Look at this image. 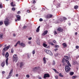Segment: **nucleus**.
<instances>
[{
  "label": "nucleus",
  "mask_w": 79,
  "mask_h": 79,
  "mask_svg": "<svg viewBox=\"0 0 79 79\" xmlns=\"http://www.w3.org/2000/svg\"><path fill=\"white\" fill-rule=\"evenodd\" d=\"M67 19L65 17H63L62 18H60V19L58 20L57 21V22L58 23H61L62 22H63V21H65V20H67Z\"/></svg>",
  "instance_id": "obj_1"
},
{
  "label": "nucleus",
  "mask_w": 79,
  "mask_h": 79,
  "mask_svg": "<svg viewBox=\"0 0 79 79\" xmlns=\"http://www.w3.org/2000/svg\"><path fill=\"white\" fill-rule=\"evenodd\" d=\"M5 56L6 58H7L6 60V65H7V66H8V56H9V54H8V52H7L6 53L5 55Z\"/></svg>",
  "instance_id": "obj_2"
},
{
  "label": "nucleus",
  "mask_w": 79,
  "mask_h": 79,
  "mask_svg": "<svg viewBox=\"0 0 79 79\" xmlns=\"http://www.w3.org/2000/svg\"><path fill=\"white\" fill-rule=\"evenodd\" d=\"M18 59V57L17 56V55L14 54L13 57V61H17Z\"/></svg>",
  "instance_id": "obj_3"
},
{
  "label": "nucleus",
  "mask_w": 79,
  "mask_h": 79,
  "mask_svg": "<svg viewBox=\"0 0 79 79\" xmlns=\"http://www.w3.org/2000/svg\"><path fill=\"white\" fill-rule=\"evenodd\" d=\"M44 51L46 53H47V54H48L51 56H53V53L51 52V51L49 50L45 49Z\"/></svg>",
  "instance_id": "obj_4"
},
{
  "label": "nucleus",
  "mask_w": 79,
  "mask_h": 79,
  "mask_svg": "<svg viewBox=\"0 0 79 79\" xmlns=\"http://www.w3.org/2000/svg\"><path fill=\"white\" fill-rule=\"evenodd\" d=\"M65 72L68 73L70 71V67H69L68 65H65Z\"/></svg>",
  "instance_id": "obj_5"
},
{
  "label": "nucleus",
  "mask_w": 79,
  "mask_h": 79,
  "mask_svg": "<svg viewBox=\"0 0 79 79\" xmlns=\"http://www.w3.org/2000/svg\"><path fill=\"white\" fill-rule=\"evenodd\" d=\"M57 31L59 32L58 33L60 34V32H62L63 31V29L61 27H59L57 29Z\"/></svg>",
  "instance_id": "obj_6"
},
{
  "label": "nucleus",
  "mask_w": 79,
  "mask_h": 79,
  "mask_svg": "<svg viewBox=\"0 0 79 79\" xmlns=\"http://www.w3.org/2000/svg\"><path fill=\"white\" fill-rule=\"evenodd\" d=\"M13 69H11V70L10 71V72L9 73V75L6 78V79H8L9 78H10L11 77V74H12L13 73Z\"/></svg>",
  "instance_id": "obj_7"
},
{
  "label": "nucleus",
  "mask_w": 79,
  "mask_h": 79,
  "mask_svg": "<svg viewBox=\"0 0 79 79\" xmlns=\"http://www.w3.org/2000/svg\"><path fill=\"white\" fill-rule=\"evenodd\" d=\"M9 19H6L4 21V23L6 26H7V25H8L9 24Z\"/></svg>",
  "instance_id": "obj_8"
},
{
  "label": "nucleus",
  "mask_w": 79,
  "mask_h": 79,
  "mask_svg": "<svg viewBox=\"0 0 79 79\" xmlns=\"http://www.w3.org/2000/svg\"><path fill=\"white\" fill-rule=\"evenodd\" d=\"M44 78H46V77H50V75L49 74L45 73L44 76Z\"/></svg>",
  "instance_id": "obj_9"
},
{
  "label": "nucleus",
  "mask_w": 79,
  "mask_h": 79,
  "mask_svg": "<svg viewBox=\"0 0 79 79\" xmlns=\"http://www.w3.org/2000/svg\"><path fill=\"white\" fill-rule=\"evenodd\" d=\"M53 16V15L51 14H48L47 16V18H48V19L50 18H51Z\"/></svg>",
  "instance_id": "obj_10"
},
{
  "label": "nucleus",
  "mask_w": 79,
  "mask_h": 79,
  "mask_svg": "<svg viewBox=\"0 0 79 79\" xmlns=\"http://www.w3.org/2000/svg\"><path fill=\"white\" fill-rule=\"evenodd\" d=\"M47 33H48V31L47 30L45 31H44V33L42 34V35H43V36H44V35H46V34H47Z\"/></svg>",
  "instance_id": "obj_11"
},
{
  "label": "nucleus",
  "mask_w": 79,
  "mask_h": 79,
  "mask_svg": "<svg viewBox=\"0 0 79 79\" xmlns=\"http://www.w3.org/2000/svg\"><path fill=\"white\" fill-rule=\"evenodd\" d=\"M16 17L17 18V20L19 21H20V19H21V18H20V16L19 15H17L16 16Z\"/></svg>",
  "instance_id": "obj_12"
},
{
  "label": "nucleus",
  "mask_w": 79,
  "mask_h": 79,
  "mask_svg": "<svg viewBox=\"0 0 79 79\" xmlns=\"http://www.w3.org/2000/svg\"><path fill=\"white\" fill-rule=\"evenodd\" d=\"M1 64L2 67H4L5 64V61L2 62Z\"/></svg>",
  "instance_id": "obj_13"
},
{
  "label": "nucleus",
  "mask_w": 79,
  "mask_h": 79,
  "mask_svg": "<svg viewBox=\"0 0 79 79\" xmlns=\"http://www.w3.org/2000/svg\"><path fill=\"white\" fill-rule=\"evenodd\" d=\"M40 26H39L38 28H37L36 30V32H39V31H40Z\"/></svg>",
  "instance_id": "obj_14"
},
{
  "label": "nucleus",
  "mask_w": 79,
  "mask_h": 79,
  "mask_svg": "<svg viewBox=\"0 0 79 79\" xmlns=\"http://www.w3.org/2000/svg\"><path fill=\"white\" fill-rule=\"evenodd\" d=\"M43 60L44 61V64H46V63H47V60H46V59H45V57H44L43 59Z\"/></svg>",
  "instance_id": "obj_15"
},
{
  "label": "nucleus",
  "mask_w": 79,
  "mask_h": 79,
  "mask_svg": "<svg viewBox=\"0 0 79 79\" xmlns=\"http://www.w3.org/2000/svg\"><path fill=\"white\" fill-rule=\"evenodd\" d=\"M10 5H11V6H13V7L14 6H16L15 4H14L13 5V2H12L10 3Z\"/></svg>",
  "instance_id": "obj_16"
},
{
  "label": "nucleus",
  "mask_w": 79,
  "mask_h": 79,
  "mask_svg": "<svg viewBox=\"0 0 79 79\" xmlns=\"http://www.w3.org/2000/svg\"><path fill=\"white\" fill-rule=\"evenodd\" d=\"M24 66V63L23 62H21L20 64V67L22 68Z\"/></svg>",
  "instance_id": "obj_17"
},
{
  "label": "nucleus",
  "mask_w": 79,
  "mask_h": 79,
  "mask_svg": "<svg viewBox=\"0 0 79 79\" xmlns=\"http://www.w3.org/2000/svg\"><path fill=\"white\" fill-rule=\"evenodd\" d=\"M62 45H63V46H64V48H65L66 47H67V45L66 44H65V43H63L62 44Z\"/></svg>",
  "instance_id": "obj_18"
},
{
  "label": "nucleus",
  "mask_w": 79,
  "mask_h": 79,
  "mask_svg": "<svg viewBox=\"0 0 79 79\" xmlns=\"http://www.w3.org/2000/svg\"><path fill=\"white\" fill-rule=\"evenodd\" d=\"M43 45L44 46V47H47V44H45V43H44Z\"/></svg>",
  "instance_id": "obj_19"
},
{
  "label": "nucleus",
  "mask_w": 79,
  "mask_h": 79,
  "mask_svg": "<svg viewBox=\"0 0 79 79\" xmlns=\"http://www.w3.org/2000/svg\"><path fill=\"white\" fill-rule=\"evenodd\" d=\"M20 45L21 46H22V47H25V44L23 43H21Z\"/></svg>",
  "instance_id": "obj_20"
},
{
  "label": "nucleus",
  "mask_w": 79,
  "mask_h": 79,
  "mask_svg": "<svg viewBox=\"0 0 79 79\" xmlns=\"http://www.w3.org/2000/svg\"><path fill=\"white\" fill-rule=\"evenodd\" d=\"M3 35L2 34H0V39H3Z\"/></svg>",
  "instance_id": "obj_21"
},
{
  "label": "nucleus",
  "mask_w": 79,
  "mask_h": 79,
  "mask_svg": "<svg viewBox=\"0 0 79 79\" xmlns=\"http://www.w3.org/2000/svg\"><path fill=\"white\" fill-rule=\"evenodd\" d=\"M56 8H58L60 6V4L59 3H57V4L56 5Z\"/></svg>",
  "instance_id": "obj_22"
},
{
  "label": "nucleus",
  "mask_w": 79,
  "mask_h": 79,
  "mask_svg": "<svg viewBox=\"0 0 79 79\" xmlns=\"http://www.w3.org/2000/svg\"><path fill=\"white\" fill-rule=\"evenodd\" d=\"M3 7V4H2V3H0V8H2Z\"/></svg>",
  "instance_id": "obj_23"
},
{
  "label": "nucleus",
  "mask_w": 79,
  "mask_h": 79,
  "mask_svg": "<svg viewBox=\"0 0 79 79\" xmlns=\"http://www.w3.org/2000/svg\"><path fill=\"white\" fill-rule=\"evenodd\" d=\"M78 7H79V6H75L74 7V8L75 10H77V8H78Z\"/></svg>",
  "instance_id": "obj_24"
},
{
  "label": "nucleus",
  "mask_w": 79,
  "mask_h": 79,
  "mask_svg": "<svg viewBox=\"0 0 79 79\" xmlns=\"http://www.w3.org/2000/svg\"><path fill=\"white\" fill-rule=\"evenodd\" d=\"M53 70L54 71H55V73H58V72L57 71H56V69H53Z\"/></svg>",
  "instance_id": "obj_25"
},
{
  "label": "nucleus",
  "mask_w": 79,
  "mask_h": 79,
  "mask_svg": "<svg viewBox=\"0 0 79 79\" xmlns=\"http://www.w3.org/2000/svg\"><path fill=\"white\" fill-rule=\"evenodd\" d=\"M70 74L71 75V76H73V75L74 74V73L73 72H71L70 73Z\"/></svg>",
  "instance_id": "obj_26"
},
{
  "label": "nucleus",
  "mask_w": 79,
  "mask_h": 79,
  "mask_svg": "<svg viewBox=\"0 0 79 79\" xmlns=\"http://www.w3.org/2000/svg\"><path fill=\"white\" fill-rule=\"evenodd\" d=\"M3 21L0 22V26H2V25H3Z\"/></svg>",
  "instance_id": "obj_27"
},
{
  "label": "nucleus",
  "mask_w": 79,
  "mask_h": 79,
  "mask_svg": "<svg viewBox=\"0 0 79 79\" xmlns=\"http://www.w3.org/2000/svg\"><path fill=\"white\" fill-rule=\"evenodd\" d=\"M55 47L56 48H59L60 47V46L57 45H55Z\"/></svg>",
  "instance_id": "obj_28"
},
{
  "label": "nucleus",
  "mask_w": 79,
  "mask_h": 79,
  "mask_svg": "<svg viewBox=\"0 0 79 79\" xmlns=\"http://www.w3.org/2000/svg\"><path fill=\"white\" fill-rule=\"evenodd\" d=\"M64 57L66 60H69V58L68 57V56H65Z\"/></svg>",
  "instance_id": "obj_29"
},
{
  "label": "nucleus",
  "mask_w": 79,
  "mask_h": 79,
  "mask_svg": "<svg viewBox=\"0 0 79 79\" xmlns=\"http://www.w3.org/2000/svg\"><path fill=\"white\" fill-rule=\"evenodd\" d=\"M59 76H60V77H63V75L61 74V73H60L59 74Z\"/></svg>",
  "instance_id": "obj_30"
},
{
  "label": "nucleus",
  "mask_w": 79,
  "mask_h": 79,
  "mask_svg": "<svg viewBox=\"0 0 79 79\" xmlns=\"http://www.w3.org/2000/svg\"><path fill=\"white\" fill-rule=\"evenodd\" d=\"M15 10H16V8L15 7H13L12 8V11H15Z\"/></svg>",
  "instance_id": "obj_31"
},
{
  "label": "nucleus",
  "mask_w": 79,
  "mask_h": 79,
  "mask_svg": "<svg viewBox=\"0 0 79 79\" xmlns=\"http://www.w3.org/2000/svg\"><path fill=\"white\" fill-rule=\"evenodd\" d=\"M10 45H9L6 47V48L7 50H8V49H9V48H10Z\"/></svg>",
  "instance_id": "obj_32"
},
{
  "label": "nucleus",
  "mask_w": 79,
  "mask_h": 79,
  "mask_svg": "<svg viewBox=\"0 0 79 79\" xmlns=\"http://www.w3.org/2000/svg\"><path fill=\"white\" fill-rule=\"evenodd\" d=\"M65 62H66V63H67V64L69 63V61L68 60H67L65 59Z\"/></svg>",
  "instance_id": "obj_33"
},
{
  "label": "nucleus",
  "mask_w": 79,
  "mask_h": 79,
  "mask_svg": "<svg viewBox=\"0 0 79 79\" xmlns=\"http://www.w3.org/2000/svg\"><path fill=\"white\" fill-rule=\"evenodd\" d=\"M67 64L68 66H70V67H71V64L69 63H68V64Z\"/></svg>",
  "instance_id": "obj_34"
},
{
  "label": "nucleus",
  "mask_w": 79,
  "mask_h": 79,
  "mask_svg": "<svg viewBox=\"0 0 79 79\" xmlns=\"http://www.w3.org/2000/svg\"><path fill=\"white\" fill-rule=\"evenodd\" d=\"M21 43V41H18V42L17 43V44H19V45H20V43Z\"/></svg>",
  "instance_id": "obj_35"
},
{
  "label": "nucleus",
  "mask_w": 79,
  "mask_h": 79,
  "mask_svg": "<svg viewBox=\"0 0 79 79\" xmlns=\"http://www.w3.org/2000/svg\"><path fill=\"white\" fill-rule=\"evenodd\" d=\"M52 65H55V61L54 60L53 61V63L52 64Z\"/></svg>",
  "instance_id": "obj_36"
},
{
  "label": "nucleus",
  "mask_w": 79,
  "mask_h": 79,
  "mask_svg": "<svg viewBox=\"0 0 79 79\" xmlns=\"http://www.w3.org/2000/svg\"><path fill=\"white\" fill-rule=\"evenodd\" d=\"M76 77H77V76H73L72 77V78L73 79H75V78H76Z\"/></svg>",
  "instance_id": "obj_37"
},
{
  "label": "nucleus",
  "mask_w": 79,
  "mask_h": 79,
  "mask_svg": "<svg viewBox=\"0 0 79 79\" xmlns=\"http://www.w3.org/2000/svg\"><path fill=\"white\" fill-rule=\"evenodd\" d=\"M58 55H59V53H57L55 54V56H58Z\"/></svg>",
  "instance_id": "obj_38"
},
{
  "label": "nucleus",
  "mask_w": 79,
  "mask_h": 79,
  "mask_svg": "<svg viewBox=\"0 0 79 79\" xmlns=\"http://www.w3.org/2000/svg\"><path fill=\"white\" fill-rule=\"evenodd\" d=\"M64 60H65V59H63L62 60V63H64Z\"/></svg>",
  "instance_id": "obj_39"
},
{
  "label": "nucleus",
  "mask_w": 79,
  "mask_h": 79,
  "mask_svg": "<svg viewBox=\"0 0 79 79\" xmlns=\"http://www.w3.org/2000/svg\"><path fill=\"white\" fill-rule=\"evenodd\" d=\"M32 54L33 55H34V54H35V50H34L33 51H32Z\"/></svg>",
  "instance_id": "obj_40"
},
{
  "label": "nucleus",
  "mask_w": 79,
  "mask_h": 79,
  "mask_svg": "<svg viewBox=\"0 0 79 79\" xmlns=\"http://www.w3.org/2000/svg\"><path fill=\"white\" fill-rule=\"evenodd\" d=\"M13 52H14V50L13 49H12L11 50V53H13Z\"/></svg>",
  "instance_id": "obj_41"
},
{
  "label": "nucleus",
  "mask_w": 79,
  "mask_h": 79,
  "mask_svg": "<svg viewBox=\"0 0 79 79\" xmlns=\"http://www.w3.org/2000/svg\"><path fill=\"white\" fill-rule=\"evenodd\" d=\"M53 43H54V44H55L56 43V41L55 40H53Z\"/></svg>",
  "instance_id": "obj_42"
},
{
  "label": "nucleus",
  "mask_w": 79,
  "mask_h": 79,
  "mask_svg": "<svg viewBox=\"0 0 79 79\" xmlns=\"http://www.w3.org/2000/svg\"><path fill=\"white\" fill-rule=\"evenodd\" d=\"M3 50H4V51H5V50H7V49H6V48H3Z\"/></svg>",
  "instance_id": "obj_43"
},
{
  "label": "nucleus",
  "mask_w": 79,
  "mask_h": 79,
  "mask_svg": "<svg viewBox=\"0 0 79 79\" xmlns=\"http://www.w3.org/2000/svg\"><path fill=\"white\" fill-rule=\"evenodd\" d=\"M26 77H27V78H29V77H30L29 75H26Z\"/></svg>",
  "instance_id": "obj_44"
},
{
  "label": "nucleus",
  "mask_w": 79,
  "mask_h": 79,
  "mask_svg": "<svg viewBox=\"0 0 79 79\" xmlns=\"http://www.w3.org/2000/svg\"><path fill=\"white\" fill-rule=\"evenodd\" d=\"M28 40H31V39H32V37H30V38H29L28 39Z\"/></svg>",
  "instance_id": "obj_45"
},
{
  "label": "nucleus",
  "mask_w": 79,
  "mask_h": 79,
  "mask_svg": "<svg viewBox=\"0 0 79 79\" xmlns=\"http://www.w3.org/2000/svg\"><path fill=\"white\" fill-rule=\"evenodd\" d=\"M27 57H28V58H30V57H31V56H29V55H28Z\"/></svg>",
  "instance_id": "obj_46"
},
{
  "label": "nucleus",
  "mask_w": 79,
  "mask_h": 79,
  "mask_svg": "<svg viewBox=\"0 0 79 79\" xmlns=\"http://www.w3.org/2000/svg\"><path fill=\"white\" fill-rule=\"evenodd\" d=\"M26 27H27L26 26H24V27H23V29H26Z\"/></svg>",
  "instance_id": "obj_47"
},
{
  "label": "nucleus",
  "mask_w": 79,
  "mask_h": 79,
  "mask_svg": "<svg viewBox=\"0 0 79 79\" xmlns=\"http://www.w3.org/2000/svg\"><path fill=\"white\" fill-rule=\"evenodd\" d=\"M58 50V49L56 48L54 49V51H55V52H56V50Z\"/></svg>",
  "instance_id": "obj_48"
},
{
  "label": "nucleus",
  "mask_w": 79,
  "mask_h": 79,
  "mask_svg": "<svg viewBox=\"0 0 79 79\" xmlns=\"http://www.w3.org/2000/svg\"><path fill=\"white\" fill-rule=\"evenodd\" d=\"M76 48H77V49L78 48H79V46H76Z\"/></svg>",
  "instance_id": "obj_49"
},
{
  "label": "nucleus",
  "mask_w": 79,
  "mask_h": 79,
  "mask_svg": "<svg viewBox=\"0 0 79 79\" xmlns=\"http://www.w3.org/2000/svg\"><path fill=\"white\" fill-rule=\"evenodd\" d=\"M43 21V19H40V21Z\"/></svg>",
  "instance_id": "obj_50"
},
{
  "label": "nucleus",
  "mask_w": 79,
  "mask_h": 79,
  "mask_svg": "<svg viewBox=\"0 0 79 79\" xmlns=\"http://www.w3.org/2000/svg\"><path fill=\"white\" fill-rule=\"evenodd\" d=\"M55 77L56 79H58V76H55Z\"/></svg>",
  "instance_id": "obj_51"
},
{
  "label": "nucleus",
  "mask_w": 79,
  "mask_h": 79,
  "mask_svg": "<svg viewBox=\"0 0 79 79\" xmlns=\"http://www.w3.org/2000/svg\"><path fill=\"white\" fill-rule=\"evenodd\" d=\"M54 33L55 35H56V34H57V33L56 32V31H55Z\"/></svg>",
  "instance_id": "obj_52"
},
{
  "label": "nucleus",
  "mask_w": 79,
  "mask_h": 79,
  "mask_svg": "<svg viewBox=\"0 0 79 79\" xmlns=\"http://www.w3.org/2000/svg\"><path fill=\"white\" fill-rule=\"evenodd\" d=\"M17 45H18V44L16 43V44L14 45V46L16 47L17 46Z\"/></svg>",
  "instance_id": "obj_53"
},
{
  "label": "nucleus",
  "mask_w": 79,
  "mask_h": 79,
  "mask_svg": "<svg viewBox=\"0 0 79 79\" xmlns=\"http://www.w3.org/2000/svg\"><path fill=\"white\" fill-rule=\"evenodd\" d=\"M27 13H30V11H29V10H27Z\"/></svg>",
  "instance_id": "obj_54"
},
{
  "label": "nucleus",
  "mask_w": 79,
  "mask_h": 79,
  "mask_svg": "<svg viewBox=\"0 0 79 79\" xmlns=\"http://www.w3.org/2000/svg\"><path fill=\"white\" fill-rule=\"evenodd\" d=\"M75 34L76 35H77V32H76L75 33Z\"/></svg>",
  "instance_id": "obj_55"
},
{
  "label": "nucleus",
  "mask_w": 79,
  "mask_h": 79,
  "mask_svg": "<svg viewBox=\"0 0 79 79\" xmlns=\"http://www.w3.org/2000/svg\"><path fill=\"white\" fill-rule=\"evenodd\" d=\"M33 3H35V1L34 0L33 2Z\"/></svg>",
  "instance_id": "obj_56"
},
{
  "label": "nucleus",
  "mask_w": 79,
  "mask_h": 79,
  "mask_svg": "<svg viewBox=\"0 0 79 79\" xmlns=\"http://www.w3.org/2000/svg\"><path fill=\"white\" fill-rule=\"evenodd\" d=\"M19 75L18 74H16V77H18Z\"/></svg>",
  "instance_id": "obj_57"
},
{
  "label": "nucleus",
  "mask_w": 79,
  "mask_h": 79,
  "mask_svg": "<svg viewBox=\"0 0 79 79\" xmlns=\"http://www.w3.org/2000/svg\"><path fill=\"white\" fill-rule=\"evenodd\" d=\"M2 55H3V56H5V53L4 52L2 53Z\"/></svg>",
  "instance_id": "obj_58"
},
{
  "label": "nucleus",
  "mask_w": 79,
  "mask_h": 79,
  "mask_svg": "<svg viewBox=\"0 0 79 79\" xmlns=\"http://www.w3.org/2000/svg\"><path fill=\"white\" fill-rule=\"evenodd\" d=\"M5 71H3L2 72V74H5Z\"/></svg>",
  "instance_id": "obj_59"
},
{
  "label": "nucleus",
  "mask_w": 79,
  "mask_h": 79,
  "mask_svg": "<svg viewBox=\"0 0 79 79\" xmlns=\"http://www.w3.org/2000/svg\"><path fill=\"white\" fill-rule=\"evenodd\" d=\"M21 13V11H18L17 13H18V14H19V13Z\"/></svg>",
  "instance_id": "obj_60"
},
{
  "label": "nucleus",
  "mask_w": 79,
  "mask_h": 79,
  "mask_svg": "<svg viewBox=\"0 0 79 79\" xmlns=\"http://www.w3.org/2000/svg\"><path fill=\"white\" fill-rule=\"evenodd\" d=\"M13 36H14V37H15V36H16V35H15V34H13Z\"/></svg>",
  "instance_id": "obj_61"
},
{
  "label": "nucleus",
  "mask_w": 79,
  "mask_h": 79,
  "mask_svg": "<svg viewBox=\"0 0 79 79\" xmlns=\"http://www.w3.org/2000/svg\"><path fill=\"white\" fill-rule=\"evenodd\" d=\"M51 45H54V44L52 43H51Z\"/></svg>",
  "instance_id": "obj_62"
},
{
  "label": "nucleus",
  "mask_w": 79,
  "mask_h": 79,
  "mask_svg": "<svg viewBox=\"0 0 79 79\" xmlns=\"http://www.w3.org/2000/svg\"><path fill=\"white\" fill-rule=\"evenodd\" d=\"M28 44H31V41H30L28 42Z\"/></svg>",
  "instance_id": "obj_63"
},
{
  "label": "nucleus",
  "mask_w": 79,
  "mask_h": 79,
  "mask_svg": "<svg viewBox=\"0 0 79 79\" xmlns=\"http://www.w3.org/2000/svg\"><path fill=\"white\" fill-rule=\"evenodd\" d=\"M65 63H64L63 64H62V66H65Z\"/></svg>",
  "instance_id": "obj_64"
}]
</instances>
